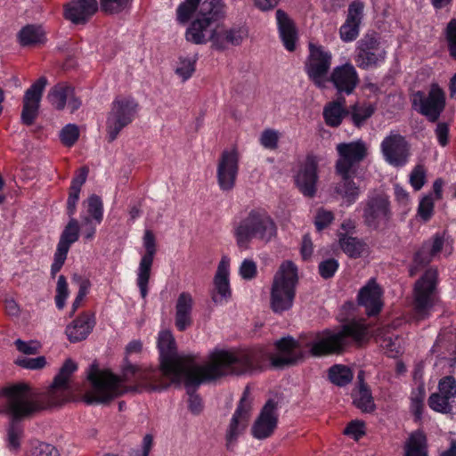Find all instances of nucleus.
I'll use <instances>...</instances> for the list:
<instances>
[{"mask_svg":"<svg viewBox=\"0 0 456 456\" xmlns=\"http://www.w3.org/2000/svg\"><path fill=\"white\" fill-rule=\"evenodd\" d=\"M309 54L305 62V69L309 79L319 88L326 87L328 73L331 66L332 54L324 46L309 43Z\"/></svg>","mask_w":456,"mask_h":456,"instance_id":"obj_8","label":"nucleus"},{"mask_svg":"<svg viewBox=\"0 0 456 456\" xmlns=\"http://www.w3.org/2000/svg\"><path fill=\"white\" fill-rule=\"evenodd\" d=\"M436 369H441L443 373L449 374L456 370V350L453 357L447 360L445 357L439 358L435 363Z\"/></svg>","mask_w":456,"mask_h":456,"instance_id":"obj_64","label":"nucleus"},{"mask_svg":"<svg viewBox=\"0 0 456 456\" xmlns=\"http://www.w3.org/2000/svg\"><path fill=\"white\" fill-rule=\"evenodd\" d=\"M338 268V263L335 259H327L320 263L319 273L324 279L332 277Z\"/></svg>","mask_w":456,"mask_h":456,"instance_id":"obj_59","label":"nucleus"},{"mask_svg":"<svg viewBox=\"0 0 456 456\" xmlns=\"http://www.w3.org/2000/svg\"><path fill=\"white\" fill-rule=\"evenodd\" d=\"M281 134L274 129H265L259 137L260 144L267 150L274 151L278 148Z\"/></svg>","mask_w":456,"mask_h":456,"instance_id":"obj_48","label":"nucleus"},{"mask_svg":"<svg viewBox=\"0 0 456 456\" xmlns=\"http://www.w3.org/2000/svg\"><path fill=\"white\" fill-rule=\"evenodd\" d=\"M376 339L389 357L395 358L402 354L403 350V339L398 335H395L391 331L390 327L379 329L376 334Z\"/></svg>","mask_w":456,"mask_h":456,"instance_id":"obj_31","label":"nucleus"},{"mask_svg":"<svg viewBox=\"0 0 456 456\" xmlns=\"http://www.w3.org/2000/svg\"><path fill=\"white\" fill-rule=\"evenodd\" d=\"M328 78L338 93L347 95L351 94L359 84L358 72L349 62L336 66Z\"/></svg>","mask_w":456,"mask_h":456,"instance_id":"obj_21","label":"nucleus"},{"mask_svg":"<svg viewBox=\"0 0 456 456\" xmlns=\"http://www.w3.org/2000/svg\"><path fill=\"white\" fill-rule=\"evenodd\" d=\"M338 159L336 163V171L341 177L354 176L359 164L367 155L368 147L362 140L350 142H342L337 145Z\"/></svg>","mask_w":456,"mask_h":456,"instance_id":"obj_11","label":"nucleus"},{"mask_svg":"<svg viewBox=\"0 0 456 456\" xmlns=\"http://www.w3.org/2000/svg\"><path fill=\"white\" fill-rule=\"evenodd\" d=\"M352 370L342 364H335L329 370V379L331 383L338 387H345L353 379Z\"/></svg>","mask_w":456,"mask_h":456,"instance_id":"obj_40","label":"nucleus"},{"mask_svg":"<svg viewBox=\"0 0 456 456\" xmlns=\"http://www.w3.org/2000/svg\"><path fill=\"white\" fill-rule=\"evenodd\" d=\"M446 39L450 53L456 58V20H452L446 28Z\"/></svg>","mask_w":456,"mask_h":456,"instance_id":"obj_61","label":"nucleus"},{"mask_svg":"<svg viewBox=\"0 0 456 456\" xmlns=\"http://www.w3.org/2000/svg\"><path fill=\"white\" fill-rule=\"evenodd\" d=\"M381 296L380 287L374 280H370L359 291L358 303L365 307L368 315H375L380 312L383 306Z\"/></svg>","mask_w":456,"mask_h":456,"instance_id":"obj_28","label":"nucleus"},{"mask_svg":"<svg viewBox=\"0 0 456 456\" xmlns=\"http://www.w3.org/2000/svg\"><path fill=\"white\" fill-rule=\"evenodd\" d=\"M196 56L180 57L175 69L183 82L191 77L196 69Z\"/></svg>","mask_w":456,"mask_h":456,"instance_id":"obj_42","label":"nucleus"},{"mask_svg":"<svg viewBox=\"0 0 456 456\" xmlns=\"http://www.w3.org/2000/svg\"><path fill=\"white\" fill-rule=\"evenodd\" d=\"M405 456H428L426 436L420 431L412 433L405 445Z\"/></svg>","mask_w":456,"mask_h":456,"instance_id":"obj_39","label":"nucleus"},{"mask_svg":"<svg viewBox=\"0 0 456 456\" xmlns=\"http://www.w3.org/2000/svg\"><path fill=\"white\" fill-rule=\"evenodd\" d=\"M142 246L145 249V253L142 256L136 271V284L139 288L141 297L144 299L148 295V283L153 259L157 252L155 235L151 230L144 232Z\"/></svg>","mask_w":456,"mask_h":456,"instance_id":"obj_15","label":"nucleus"},{"mask_svg":"<svg viewBox=\"0 0 456 456\" xmlns=\"http://www.w3.org/2000/svg\"><path fill=\"white\" fill-rule=\"evenodd\" d=\"M80 219L82 223V235L85 240H92L94 238L96 232V227L101 223H94V220H91V217L88 215L80 214Z\"/></svg>","mask_w":456,"mask_h":456,"instance_id":"obj_54","label":"nucleus"},{"mask_svg":"<svg viewBox=\"0 0 456 456\" xmlns=\"http://www.w3.org/2000/svg\"><path fill=\"white\" fill-rule=\"evenodd\" d=\"M90 288V282L87 280H83L79 284V289L72 303V314L80 307L82 302L86 297Z\"/></svg>","mask_w":456,"mask_h":456,"instance_id":"obj_62","label":"nucleus"},{"mask_svg":"<svg viewBox=\"0 0 456 456\" xmlns=\"http://www.w3.org/2000/svg\"><path fill=\"white\" fill-rule=\"evenodd\" d=\"M88 170L82 167L72 179L69 194L67 200V213L73 217L76 212V206L79 199L82 185L86 183Z\"/></svg>","mask_w":456,"mask_h":456,"instance_id":"obj_36","label":"nucleus"},{"mask_svg":"<svg viewBox=\"0 0 456 456\" xmlns=\"http://www.w3.org/2000/svg\"><path fill=\"white\" fill-rule=\"evenodd\" d=\"M344 434L352 437L355 441L359 440L365 435V424L362 420H352L344 430Z\"/></svg>","mask_w":456,"mask_h":456,"instance_id":"obj_55","label":"nucleus"},{"mask_svg":"<svg viewBox=\"0 0 456 456\" xmlns=\"http://www.w3.org/2000/svg\"><path fill=\"white\" fill-rule=\"evenodd\" d=\"M374 107L370 103H356L351 108V115L354 124L360 126L367 118L374 113Z\"/></svg>","mask_w":456,"mask_h":456,"instance_id":"obj_44","label":"nucleus"},{"mask_svg":"<svg viewBox=\"0 0 456 456\" xmlns=\"http://www.w3.org/2000/svg\"><path fill=\"white\" fill-rule=\"evenodd\" d=\"M452 251V240L445 233H436L426 240L414 256V264L426 265L434 259L439 258L443 254L449 256Z\"/></svg>","mask_w":456,"mask_h":456,"instance_id":"obj_16","label":"nucleus"},{"mask_svg":"<svg viewBox=\"0 0 456 456\" xmlns=\"http://www.w3.org/2000/svg\"><path fill=\"white\" fill-rule=\"evenodd\" d=\"M278 423L277 404L269 400L263 407L252 427V436L256 439H265L273 435Z\"/></svg>","mask_w":456,"mask_h":456,"instance_id":"obj_22","label":"nucleus"},{"mask_svg":"<svg viewBox=\"0 0 456 456\" xmlns=\"http://www.w3.org/2000/svg\"><path fill=\"white\" fill-rule=\"evenodd\" d=\"M46 84L47 79L45 77H41L25 92L21 111V122L23 124L30 126L37 118L42 94Z\"/></svg>","mask_w":456,"mask_h":456,"instance_id":"obj_19","label":"nucleus"},{"mask_svg":"<svg viewBox=\"0 0 456 456\" xmlns=\"http://www.w3.org/2000/svg\"><path fill=\"white\" fill-rule=\"evenodd\" d=\"M364 4L360 0H354L348 6L347 17L339 28L340 38L343 42H353L360 32V25L363 18Z\"/></svg>","mask_w":456,"mask_h":456,"instance_id":"obj_26","label":"nucleus"},{"mask_svg":"<svg viewBox=\"0 0 456 456\" xmlns=\"http://www.w3.org/2000/svg\"><path fill=\"white\" fill-rule=\"evenodd\" d=\"M303 343L308 352L289 337L276 341V353L266 347L243 350L215 348L208 354V363L200 365L194 357L179 354L173 334L169 330H162L158 337L159 369H142L128 363L119 377L110 370L99 369L94 363L87 371L90 387L84 400L87 403H108L127 392L132 386L149 391H161L170 383L183 382L189 390L204 381L260 370L267 362L281 368L299 362L308 353L314 356L338 353L346 346V325L337 330H325L315 333Z\"/></svg>","mask_w":456,"mask_h":456,"instance_id":"obj_1","label":"nucleus"},{"mask_svg":"<svg viewBox=\"0 0 456 456\" xmlns=\"http://www.w3.org/2000/svg\"><path fill=\"white\" fill-rule=\"evenodd\" d=\"M96 0H71L64 5V17L74 24L86 23L97 11Z\"/></svg>","mask_w":456,"mask_h":456,"instance_id":"obj_27","label":"nucleus"},{"mask_svg":"<svg viewBox=\"0 0 456 456\" xmlns=\"http://www.w3.org/2000/svg\"><path fill=\"white\" fill-rule=\"evenodd\" d=\"M445 102V93L437 83H432L428 93L418 91L412 96L413 109L431 122L438 119Z\"/></svg>","mask_w":456,"mask_h":456,"instance_id":"obj_9","label":"nucleus"},{"mask_svg":"<svg viewBox=\"0 0 456 456\" xmlns=\"http://www.w3.org/2000/svg\"><path fill=\"white\" fill-rule=\"evenodd\" d=\"M345 99H339L327 103L323 109V118L329 126L337 127L348 113L345 107Z\"/></svg>","mask_w":456,"mask_h":456,"instance_id":"obj_35","label":"nucleus"},{"mask_svg":"<svg viewBox=\"0 0 456 456\" xmlns=\"http://www.w3.org/2000/svg\"><path fill=\"white\" fill-rule=\"evenodd\" d=\"M192 296L189 292H182L175 304V323L178 330L183 331L191 325Z\"/></svg>","mask_w":456,"mask_h":456,"instance_id":"obj_29","label":"nucleus"},{"mask_svg":"<svg viewBox=\"0 0 456 456\" xmlns=\"http://www.w3.org/2000/svg\"><path fill=\"white\" fill-rule=\"evenodd\" d=\"M386 59L387 50L375 35L367 34L357 42L354 60L360 69H376Z\"/></svg>","mask_w":456,"mask_h":456,"instance_id":"obj_10","label":"nucleus"},{"mask_svg":"<svg viewBox=\"0 0 456 456\" xmlns=\"http://www.w3.org/2000/svg\"><path fill=\"white\" fill-rule=\"evenodd\" d=\"M230 258L223 256L214 277V289L212 299L216 304L224 305L229 301L232 297L230 287Z\"/></svg>","mask_w":456,"mask_h":456,"instance_id":"obj_23","label":"nucleus"},{"mask_svg":"<svg viewBox=\"0 0 456 456\" xmlns=\"http://www.w3.org/2000/svg\"><path fill=\"white\" fill-rule=\"evenodd\" d=\"M94 324V316L85 313L67 326L66 335L73 343L83 340L91 333Z\"/></svg>","mask_w":456,"mask_h":456,"instance_id":"obj_30","label":"nucleus"},{"mask_svg":"<svg viewBox=\"0 0 456 456\" xmlns=\"http://www.w3.org/2000/svg\"><path fill=\"white\" fill-rule=\"evenodd\" d=\"M354 404L362 411L370 412L375 408L371 392L364 383V371L360 370L357 375V386L353 392Z\"/></svg>","mask_w":456,"mask_h":456,"instance_id":"obj_33","label":"nucleus"},{"mask_svg":"<svg viewBox=\"0 0 456 456\" xmlns=\"http://www.w3.org/2000/svg\"><path fill=\"white\" fill-rule=\"evenodd\" d=\"M18 39L22 46L42 44L45 40V31L40 26L27 25L20 30Z\"/></svg>","mask_w":456,"mask_h":456,"instance_id":"obj_37","label":"nucleus"},{"mask_svg":"<svg viewBox=\"0 0 456 456\" xmlns=\"http://www.w3.org/2000/svg\"><path fill=\"white\" fill-rule=\"evenodd\" d=\"M47 100L53 107L63 110L67 107L74 112L81 106V101L75 96L74 88L66 83H60L52 87L47 94Z\"/></svg>","mask_w":456,"mask_h":456,"instance_id":"obj_25","label":"nucleus"},{"mask_svg":"<svg viewBox=\"0 0 456 456\" xmlns=\"http://www.w3.org/2000/svg\"><path fill=\"white\" fill-rule=\"evenodd\" d=\"M317 167V158L308 155L300 165L295 175L297 186L305 196L312 197L316 191V183L318 180Z\"/></svg>","mask_w":456,"mask_h":456,"instance_id":"obj_20","label":"nucleus"},{"mask_svg":"<svg viewBox=\"0 0 456 456\" xmlns=\"http://www.w3.org/2000/svg\"><path fill=\"white\" fill-rule=\"evenodd\" d=\"M184 0L176 9V20L181 24L187 23L192 14L196 18L191 21L185 32V39L195 45H205L208 41L217 49L224 48L221 39L219 20L224 14V4L221 0Z\"/></svg>","mask_w":456,"mask_h":456,"instance_id":"obj_2","label":"nucleus"},{"mask_svg":"<svg viewBox=\"0 0 456 456\" xmlns=\"http://www.w3.org/2000/svg\"><path fill=\"white\" fill-rule=\"evenodd\" d=\"M15 363L28 370H39L45 366L46 359L45 356H38L36 358H28L26 356H20L15 360Z\"/></svg>","mask_w":456,"mask_h":456,"instance_id":"obj_52","label":"nucleus"},{"mask_svg":"<svg viewBox=\"0 0 456 456\" xmlns=\"http://www.w3.org/2000/svg\"><path fill=\"white\" fill-rule=\"evenodd\" d=\"M220 31L221 39H223L224 42V48L228 44L233 45H240L242 42L243 38L247 36L246 30L241 28L225 30L222 27H220Z\"/></svg>","mask_w":456,"mask_h":456,"instance_id":"obj_47","label":"nucleus"},{"mask_svg":"<svg viewBox=\"0 0 456 456\" xmlns=\"http://www.w3.org/2000/svg\"><path fill=\"white\" fill-rule=\"evenodd\" d=\"M153 445V437L147 434L143 436L142 444L138 448H134L129 452L128 456H148Z\"/></svg>","mask_w":456,"mask_h":456,"instance_id":"obj_57","label":"nucleus"},{"mask_svg":"<svg viewBox=\"0 0 456 456\" xmlns=\"http://www.w3.org/2000/svg\"><path fill=\"white\" fill-rule=\"evenodd\" d=\"M249 388L246 387L240 403L232 418L229 428L226 434L227 444L230 446L246 428L249 412L251 410V399L249 397Z\"/></svg>","mask_w":456,"mask_h":456,"instance_id":"obj_24","label":"nucleus"},{"mask_svg":"<svg viewBox=\"0 0 456 456\" xmlns=\"http://www.w3.org/2000/svg\"><path fill=\"white\" fill-rule=\"evenodd\" d=\"M137 111L138 103L132 97L119 96L113 101L106 121L110 142L114 141L122 129L133 122Z\"/></svg>","mask_w":456,"mask_h":456,"instance_id":"obj_7","label":"nucleus"},{"mask_svg":"<svg viewBox=\"0 0 456 456\" xmlns=\"http://www.w3.org/2000/svg\"><path fill=\"white\" fill-rule=\"evenodd\" d=\"M14 344L20 353L28 355L36 354L40 348V343L36 340L23 341L17 339Z\"/></svg>","mask_w":456,"mask_h":456,"instance_id":"obj_58","label":"nucleus"},{"mask_svg":"<svg viewBox=\"0 0 456 456\" xmlns=\"http://www.w3.org/2000/svg\"><path fill=\"white\" fill-rule=\"evenodd\" d=\"M132 0H101V7L108 13H118L129 7Z\"/></svg>","mask_w":456,"mask_h":456,"instance_id":"obj_51","label":"nucleus"},{"mask_svg":"<svg viewBox=\"0 0 456 456\" xmlns=\"http://www.w3.org/2000/svg\"><path fill=\"white\" fill-rule=\"evenodd\" d=\"M239 172V153L236 149L222 152L216 167L217 183L222 191H231Z\"/></svg>","mask_w":456,"mask_h":456,"instance_id":"obj_18","label":"nucleus"},{"mask_svg":"<svg viewBox=\"0 0 456 456\" xmlns=\"http://www.w3.org/2000/svg\"><path fill=\"white\" fill-rule=\"evenodd\" d=\"M79 231L78 221L74 217H70L57 244L53 262L51 266L52 276H55L63 266L71 245L77 241L79 238Z\"/></svg>","mask_w":456,"mask_h":456,"instance_id":"obj_17","label":"nucleus"},{"mask_svg":"<svg viewBox=\"0 0 456 456\" xmlns=\"http://www.w3.org/2000/svg\"><path fill=\"white\" fill-rule=\"evenodd\" d=\"M256 265L251 259H245L242 261L239 273L244 280H251L256 275Z\"/></svg>","mask_w":456,"mask_h":456,"instance_id":"obj_60","label":"nucleus"},{"mask_svg":"<svg viewBox=\"0 0 456 456\" xmlns=\"http://www.w3.org/2000/svg\"><path fill=\"white\" fill-rule=\"evenodd\" d=\"M69 296L68 282L63 275H60L56 284L54 301L59 310L64 308L66 300Z\"/></svg>","mask_w":456,"mask_h":456,"instance_id":"obj_46","label":"nucleus"},{"mask_svg":"<svg viewBox=\"0 0 456 456\" xmlns=\"http://www.w3.org/2000/svg\"><path fill=\"white\" fill-rule=\"evenodd\" d=\"M357 209L362 211L364 224L372 230L387 224L391 216L388 199L382 194L369 195Z\"/></svg>","mask_w":456,"mask_h":456,"instance_id":"obj_12","label":"nucleus"},{"mask_svg":"<svg viewBox=\"0 0 456 456\" xmlns=\"http://www.w3.org/2000/svg\"><path fill=\"white\" fill-rule=\"evenodd\" d=\"M438 273L436 269H428L414 285V313L419 320L428 317L430 311L438 301Z\"/></svg>","mask_w":456,"mask_h":456,"instance_id":"obj_6","label":"nucleus"},{"mask_svg":"<svg viewBox=\"0 0 456 456\" xmlns=\"http://www.w3.org/2000/svg\"><path fill=\"white\" fill-rule=\"evenodd\" d=\"M276 20L280 37L283 42L284 47L289 52L294 51L297 35L293 22L288 17L287 13L281 10L276 12Z\"/></svg>","mask_w":456,"mask_h":456,"instance_id":"obj_32","label":"nucleus"},{"mask_svg":"<svg viewBox=\"0 0 456 456\" xmlns=\"http://www.w3.org/2000/svg\"><path fill=\"white\" fill-rule=\"evenodd\" d=\"M352 176L342 177V181L335 185V192L342 200V206L349 207L359 198L360 188L351 179Z\"/></svg>","mask_w":456,"mask_h":456,"instance_id":"obj_34","label":"nucleus"},{"mask_svg":"<svg viewBox=\"0 0 456 456\" xmlns=\"http://www.w3.org/2000/svg\"><path fill=\"white\" fill-rule=\"evenodd\" d=\"M77 369V366L72 360L68 359L65 361L47 391L46 396L50 404H61L71 398L73 389L70 379Z\"/></svg>","mask_w":456,"mask_h":456,"instance_id":"obj_14","label":"nucleus"},{"mask_svg":"<svg viewBox=\"0 0 456 456\" xmlns=\"http://www.w3.org/2000/svg\"><path fill=\"white\" fill-rule=\"evenodd\" d=\"M232 232L238 248L247 250L253 240L264 243L271 241L277 234V227L265 210L252 209L233 220Z\"/></svg>","mask_w":456,"mask_h":456,"instance_id":"obj_4","label":"nucleus"},{"mask_svg":"<svg viewBox=\"0 0 456 456\" xmlns=\"http://www.w3.org/2000/svg\"><path fill=\"white\" fill-rule=\"evenodd\" d=\"M428 405L435 411L449 413L452 411L454 407H456V402L453 400H446L444 395H441L439 393L436 392L430 395L428 398Z\"/></svg>","mask_w":456,"mask_h":456,"instance_id":"obj_43","label":"nucleus"},{"mask_svg":"<svg viewBox=\"0 0 456 456\" xmlns=\"http://www.w3.org/2000/svg\"><path fill=\"white\" fill-rule=\"evenodd\" d=\"M409 182L415 191H419L426 183V170L421 165L416 166L410 174Z\"/></svg>","mask_w":456,"mask_h":456,"instance_id":"obj_53","label":"nucleus"},{"mask_svg":"<svg viewBox=\"0 0 456 456\" xmlns=\"http://www.w3.org/2000/svg\"><path fill=\"white\" fill-rule=\"evenodd\" d=\"M0 396L5 398V411L12 418L7 432L8 446L12 450H17L23 434V428L17 420L27 418L42 408L40 395L28 384L18 383L4 387Z\"/></svg>","mask_w":456,"mask_h":456,"instance_id":"obj_3","label":"nucleus"},{"mask_svg":"<svg viewBox=\"0 0 456 456\" xmlns=\"http://www.w3.org/2000/svg\"><path fill=\"white\" fill-rule=\"evenodd\" d=\"M411 147L404 136L395 131L387 134L380 143L384 160L394 167H404L411 156Z\"/></svg>","mask_w":456,"mask_h":456,"instance_id":"obj_13","label":"nucleus"},{"mask_svg":"<svg viewBox=\"0 0 456 456\" xmlns=\"http://www.w3.org/2000/svg\"><path fill=\"white\" fill-rule=\"evenodd\" d=\"M334 220V214L332 211L320 208L315 216L314 224L318 231L326 228Z\"/></svg>","mask_w":456,"mask_h":456,"instance_id":"obj_56","label":"nucleus"},{"mask_svg":"<svg viewBox=\"0 0 456 456\" xmlns=\"http://www.w3.org/2000/svg\"><path fill=\"white\" fill-rule=\"evenodd\" d=\"M339 245L342 250L353 258L360 257L367 250V245L362 240L345 234L339 235Z\"/></svg>","mask_w":456,"mask_h":456,"instance_id":"obj_38","label":"nucleus"},{"mask_svg":"<svg viewBox=\"0 0 456 456\" xmlns=\"http://www.w3.org/2000/svg\"><path fill=\"white\" fill-rule=\"evenodd\" d=\"M435 199L431 194L424 196L418 207V215L424 221H428L434 213Z\"/></svg>","mask_w":456,"mask_h":456,"instance_id":"obj_49","label":"nucleus"},{"mask_svg":"<svg viewBox=\"0 0 456 456\" xmlns=\"http://www.w3.org/2000/svg\"><path fill=\"white\" fill-rule=\"evenodd\" d=\"M297 268L291 261L283 262L273 276L270 290V307L274 314L290 310L296 297Z\"/></svg>","mask_w":456,"mask_h":456,"instance_id":"obj_5","label":"nucleus"},{"mask_svg":"<svg viewBox=\"0 0 456 456\" xmlns=\"http://www.w3.org/2000/svg\"><path fill=\"white\" fill-rule=\"evenodd\" d=\"M84 205L86 207V210L82 211L81 214L88 215L94 223H102L103 205L101 198L94 194L87 199Z\"/></svg>","mask_w":456,"mask_h":456,"instance_id":"obj_41","label":"nucleus"},{"mask_svg":"<svg viewBox=\"0 0 456 456\" xmlns=\"http://www.w3.org/2000/svg\"><path fill=\"white\" fill-rule=\"evenodd\" d=\"M32 456H60V453L53 445L40 443L33 448Z\"/></svg>","mask_w":456,"mask_h":456,"instance_id":"obj_63","label":"nucleus"},{"mask_svg":"<svg viewBox=\"0 0 456 456\" xmlns=\"http://www.w3.org/2000/svg\"><path fill=\"white\" fill-rule=\"evenodd\" d=\"M437 393L444 395L446 400L456 402V379L451 375L440 379L437 385Z\"/></svg>","mask_w":456,"mask_h":456,"instance_id":"obj_45","label":"nucleus"},{"mask_svg":"<svg viewBox=\"0 0 456 456\" xmlns=\"http://www.w3.org/2000/svg\"><path fill=\"white\" fill-rule=\"evenodd\" d=\"M79 130L77 126L69 124L65 126L60 134L61 142L66 146H72L78 139Z\"/></svg>","mask_w":456,"mask_h":456,"instance_id":"obj_50","label":"nucleus"}]
</instances>
